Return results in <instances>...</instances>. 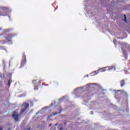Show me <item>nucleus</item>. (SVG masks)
I'll list each match as a JSON object with an SVG mask.
<instances>
[{"instance_id": "f257e3e1", "label": "nucleus", "mask_w": 130, "mask_h": 130, "mask_svg": "<svg viewBox=\"0 0 130 130\" xmlns=\"http://www.w3.org/2000/svg\"><path fill=\"white\" fill-rule=\"evenodd\" d=\"M112 70H114V71L116 70L115 66H110V67H104L103 68L99 69V71H100L102 73H103L104 72H106V71H111Z\"/></svg>"}, {"instance_id": "f03ea898", "label": "nucleus", "mask_w": 130, "mask_h": 130, "mask_svg": "<svg viewBox=\"0 0 130 130\" xmlns=\"http://www.w3.org/2000/svg\"><path fill=\"white\" fill-rule=\"evenodd\" d=\"M26 62H27L26 55H25V53H23L22 59L21 60L20 69H21V68H23V67H24L25 64H26Z\"/></svg>"}, {"instance_id": "7ed1b4c3", "label": "nucleus", "mask_w": 130, "mask_h": 130, "mask_svg": "<svg viewBox=\"0 0 130 130\" xmlns=\"http://www.w3.org/2000/svg\"><path fill=\"white\" fill-rule=\"evenodd\" d=\"M22 107H23V109H21L20 114H22V113H24L27 110V108L29 107V104L24 103L22 105Z\"/></svg>"}, {"instance_id": "20e7f679", "label": "nucleus", "mask_w": 130, "mask_h": 130, "mask_svg": "<svg viewBox=\"0 0 130 130\" xmlns=\"http://www.w3.org/2000/svg\"><path fill=\"white\" fill-rule=\"evenodd\" d=\"M20 115L17 113L16 111L13 112V114L12 115V117L14 118V120L15 121H19V116Z\"/></svg>"}, {"instance_id": "39448f33", "label": "nucleus", "mask_w": 130, "mask_h": 130, "mask_svg": "<svg viewBox=\"0 0 130 130\" xmlns=\"http://www.w3.org/2000/svg\"><path fill=\"white\" fill-rule=\"evenodd\" d=\"M12 37H14V35L13 34H10L8 36L5 37V39L8 41V42H11Z\"/></svg>"}, {"instance_id": "423d86ee", "label": "nucleus", "mask_w": 130, "mask_h": 130, "mask_svg": "<svg viewBox=\"0 0 130 130\" xmlns=\"http://www.w3.org/2000/svg\"><path fill=\"white\" fill-rule=\"evenodd\" d=\"M62 111H63V109H62V107H61V106H60L59 108V112H54L52 113V114L54 116L57 114H60Z\"/></svg>"}, {"instance_id": "0eeeda50", "label": "nucleus", "mask_w": 130, "mask_h": 130, "mask_svg": "<svg viewBox=\"0 0 130 130\" xmlns=\"http://www.w3.org/2000/svg\"><path fill=\"white\" fill-rule=\"evenodd\" d=\"M120 86L122 88L124 87L125 85V80L123 79L120 82Z\"/></svg>"}, {"instance_id": "6e6552de", "label": "nucleus", "mask_w": 130, "mask_h": 130, "mask_svg": "<svg viewBox=\"0 0 130 130\" xmlns=\"http://www.w3.org/2000/svg\"><path fill=\"white\" fill-rule=\"evenodd\" d=\"M2 10L4 11V13H5V14H7V11H8L9 8L7 7H2Z\"/></svg>"}, {"instance_id": "1a4fd4ad", "label": "nucleus", "mask_w": 130, "mask_h": 130, "mask_svg": "<svg viewBox=\"0 0 130 130\" xmlns=\"http://www.w3.org/2000/svg\"><path fill=\"white\" fill-rule=\"evenodd\" d=\"M122 94L124 96H126V97H127L128 96V93H127V92H126L125 91H123Z\"/></svg>"}, {"instance_id": "9d476101", "label": "nucleus", "mask_w": 130, "mask_h": 130, "mask_svg": "<svg viewBox=\"0 0 130 130\" xmlns=\"http://www.w3.org/2000/svg\"><path fill=\"white\" fill-rule=\"evenodd\" d=\"M124 21L125 22V23H126V15H125V14L124 15Z\"/></svg>"}, {"instance_id": "9b49d317", "label": "nucleus", "mask_w": 130, "mask_h": 130, "mask_svg": "<svg viewBox=\"0 0 130 130\" xmlns=\"http://www.w3.org/2000/svg\"><path fill=\"white\" fill-rule=\"evenodd\" d=\"M121 50H122V51L123 54H125V53L126 52H125V51L124 50V49L123 48H121Z\"/></svg>"}, {"instance_id": "f8f14e48", "label": "nucleus", "mask_w": 130, "mask_h": 130, "mask_svg": "<svg viewBox=\"0 0 130 130\" xmlns=\"http://www.w3.org/2000/svg\"><path fill=\"white\" fill-rule=\"evenodd\" d=\"M34 87H35V88H34L35 90H38V89H39L38 86L35 85Z\"/></svg>"}, {"instance_id": "ddd939ff", "label": "nucleus", "mask_w": 130, "mask_h": 130, "mask_svg": "<svg viewBox=\"0 0 130 130\" xmlns=\"http://www.w3.org/2000/svg\"><path fill=\"white\" fill-rule=\"evenodd\" d=\"M8 87H10L11 86V81L8 80Z\"/></svg>"}, {"instance_id": "4468645a", "label": "nucleus", "mask_w": 130, "mask_h": 130, "mask_svg": "<svg viewBox=\"0 0 130 130\" xmlns=\"http://www.w3.org/2000/svg\"><path fill=\"white\" fill-rule=\"evenodd\" d=\"M113 42H114V44H115V45H116V40L114 39L113 40Z\"/></svg>"}, {"instance_id": "2eb2a0df", "label": "nucleus", "mask_w": 130, "mask_h": 130, "mask_svg": "<svg viewBox=\"0 0 130 130\" xmlns=\"http://www.w3.org/2000/svg\"><path fill=\"white\" fill-rule=\"evenodd\" d=\"M0 16H6V15H4V14H3V12H1L0 11Z\"/></svg>"}, {"instance_id": "dca6fc26", "label": "nucleus", "mask_w": 130, "mask_h": 130, "mask_svg": "<svg viewBox=\"0 0 130 130\" xmlns=\"http://www.w3.org/2000/svg\"><path fill=\"white\" fill-rule=\"evenodd\" d=\"M43 81V80H40V81H39V85H40V84H41Z\"/></svg>"}, {"instance_id": "f3484780", "label": "nucleus", "mask_w": 130, "mask_h": 130, "mask_svg": "<svg viewBox=\"0 0 130 130\" xmlns=\"http://www.w3.org/2000/svg\"><path fill=\"white\" fill-rule=\"evenodd\" d=\"M35 82H37V80H32V84H34Z\"/></svg>"}, {"instance_id": "a211bd4d", "label": "nucleus", "mask_w": 130, "mask_h": 130, "mask_svg": "<svg viewBox=\"0 0 130 130\" xmlns=\"http://www.w3.org/2000/svg\"><path fill=\"white\" fill-rule=\"evenodd\" d=\"M1 49H5L4 47L1 46L0 47Z\"/></svg>"}, {"instance_id": "6ab92c4d", "label": "nucleus", "mask_w": 130, "mask_h": 130, "mask_svg": "<svg viewBox=\"0 0 130 130\" xmlns=\"http://www.w3.org/2000/svg\"><path fill=\"white\" fill-rule=\"evenodd\" d=\"M64 125H67V122H64Z\"/></svg>"}, {"instance_id": "aec40b11", "label": "nucleus", "mask_w": 130, "mask_h": 130, "mask_svg": "<svg viewBox=\"0 0 130 130\" xmlns=\"http://www.w3.org/2000/svg\"><path fill=\"white\" fill-rule=\"evenodd\" d=\"M51 125H52V124L50 123L49 124V126H51Z\"/></svg>"}, {"instance_id": "412c9836", "label": "nucleus", "mask_w": 130, "mask_h": 130, "mask_svg": "<svg viewBox=\"0 0 130 130\" xmlns=\"http://www.w3.org/2000/svg\"><path fill=\"white\" fill-rule=\"evenodd\" d=\"M31 128H28V129H26V130H30Z\"/></svg>"}, {"instance_id": "4be33fe9", "label": "nucleus", "mask_w": 130, "mask_h": 130, "mask_svg": "<svg viewBox=\"0 0 130 130\" xmlns=\"http://www.w3.org/2000/svg\"><path fill=\"white\" fill-rule=\"evenodd\" d=\"M57 124H58L56 123V124H55V126H56V125H57Z\"/></svg>"}, {"instance_id": "5701e85b", "label": "nucleus", "mask_w": 130, "mask_h": 130, "mask_svg": "<svg viewBox=\"0 0 130 130\" xmlns=\"http://www.w3.org/2000/svg\"><path fill=\"white\" fill-rule=\"evenodd\" d=\"M62 129H63V128H60V130H62Z\"/></svg>"}, {"instance_id": "b1692460", "label": "nucleus", "mask_w": 130, "mask_h": 130, "mask_svg": "<svg viewBox=\"0 0 130 130\" xmlns=\"http://www.w3.org/2000/svg\"><path fill=\"white\" fill-rule=\"evenodd\" d=\"M94 73H95V75H96V74H97V73H96V71H95Z\"/></svg>"}, {"instance_id": "393cba45", "label": "nucleus", "mask_w": 130, "mask_h": 130, "mask_svg": "<svg viewBox=\"0 0 130 130\" xmlns=\"http://www.w3.org/2000/svg\"><path fill=\"white\" fill-rule=\"evenodd\" d=\"M0 130H3V128H0Z\"/></svg>"}, {"instance_id": "a878e982", "label": "nucleus", "mask_w": 130, "mask_h": 130, "mask_svg": "<svg viewBox=\"0 0 130 130\" xmlns=\"http://www.w3.org/2000/svg\"><path fill=\"white\" fill-rule=\"evenodd\" d=\"M86 77H89V76L88 75H86Z\"/></svg>"}, {"instance_id": "bb28decb", "label": "nucleus", "mask_w": 130, "mask_h": 130, "mask_svg": "<svg viewBox=\"0 0 130 130\" xmlns=\"http://www.w3.org/2000/svg\"><path fill=\"white\" fill-rule=\"evenodd\" d=\"M1 30H2V28L0 27V31H1Z\"/></svg>"}, {"instance_id": "cd10ccee", "label": "nucleus", "mask_w": 130, "mask_h": 130, "mask_svg": "<svg viewBox=\"0 0 130 130\" xmlns=\"http://www.w3.org/2000/svg\"><path fill=\"white\" fill-rule=\"evenodd\" d=\"M43 85H44V84L43 83V84H42V86H43Z\"/></svg>"}, {"instance_id": "c85d7f7f", "label": "nucleus", "mask_w": 130, "mask_h": 130, "mask_svg": "<svg viewBox=\"0 0 130 130\" xmlns=\"http://www.w3.org/2000/svg\"><path fill=\"white\" fill-rule=\"evenodd\" d=\"M46 86H48V84H46Z\"/></svg>"}]
</instances>
